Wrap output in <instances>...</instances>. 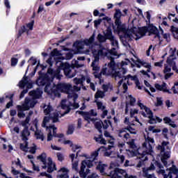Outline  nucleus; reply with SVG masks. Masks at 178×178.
<instances>
[{"instance_id": "1", "label": "nucleus", "mask_w": 178, "mask_h": 178, "mask_svg": "<svg viewBox=\"0 0 178 178\" xmlns=\"http://www.w3.org/2000/svg\"><path fill=\"white\" fill-rule=\"evenodd\" d=\"M37 159L42 163V169H47V173L51 174L57 170L56 163L53 162L51 157H48L47 159V154L45 152H42L39 155Z\"/></svg>"}, {"instance_id": "2", "label": "nucleus", "mask_w": 178, "mask_h": 178, "mask_svg": "<svg viewBox=\"0 0 178 178\" xmlns=\"http://www.w3.org/2000/svg\"><path fill=\"white\" fill-rule=\"evenodd\" d=\"M38 76L36 80V84L38 86H44V92L49 93L51 90V85L53 80L50 79V76L47 75V74L42 72V71L38 72Z\"/></svg>"}, {"instance_id": "3", "label": "nucleus", "mask_w": 178, "mask_h": 178, "mask_svg": "<svg viewBox=\"0 0 178 178\" xmlns=\"http://www.w3.org/2000/svg\"><path fill=\"white\" fill-rule=\"evenodd\" d=\"M122 16V13L120 9H116L115 13L113 15L114 24L112 23V29L114 33H121L124 31L125 29L123 26L121 21V17Z\"/></svg>"}, {"instance_id": "4", "label": "nucleus", "mask_w": 178, "mask_h": 178, "mask_svg": "<svg viewBox=\"0 0 178 178\" xmlns=\"http://www.w3.org/2000/svg\"><path fill=\"white\" fill-rule=\"evenodd\" d=\"M72 86L70 84L67 83H58L57 86H55V88H51L50 90H51V93L54 94L55 96L60 97L61 92H66L67 93L70 90H71Z\"/></svg>"}, {"instance_id": "5", "label": "nucleus", "mask_w": 178, "mask_h": 178, "mask_svg": "<svg viewBox=\"0 0 178 178\" xmlns=\"http://www.w3.org/2000/svg\"><path fill=\"white\" fill-rule=\"evenodd\" d=\"M76 113H79L82 117H83L85 121H86L88 123H90V122H95V118H91V116L96 117L98 114L96 113V111L93 109L90 110L89 112L88 111H76Z\"/></svg>"}, {"instance_id": "6", "label": "nucleus", "mask_w": 178, "mask_h": 178, "mask_svg": "<svg viewBox=\"0 0 178 178\" xmlns=\"http://www.w3.org/2000/svg\"><path fill=\"white\" fill-rule=\"evenodd\" d=\"M114 38V35H113L111 26H108L106 29V33L104 35L99 33L97 35V39L99 42H106V40H113Z\"/></svg>"}, {"instance_id": "7", "label": "nucleus", "mask_w": 178, "mask_h": 178, "mask_svg": "<svg viewBox=\"0 0 178 178\" xmlns=\"http://www.w3.org/2000/svg\"><path fill=\"white\" fill-rule=\"evenodd\" d=\"M91 168L93 167V165L88 160H84L81 161V170L79 171V175L81 178H86L88 173L85 172V168Z\"/></svg>"}, {"instance_id": "8", "label": "nucleus", "mask_w": 178, "mask_h": 178, "mask_svg": "<svg viewBox=\"0 0 178 178\" xmlns=\"http://www.w3.org/2000/svg\"><path fill=\"white\" fill-rule=\"evenodd\" d=\"M49 76V79L54 81V79L60 80L62 78V75L59 71V69H56V70L49 67L47 69V72L44 73Z\"/></svg>"}, {"instance_id": "9", "label": "nucleus", "mask_w": 178, "mask_h": 178, "mask_svg": "<svg viewBox=\"0 0 178 178\" xmlns=\"http://www.w3.org/2000/svg\"><path fill=\"white\" fill-rule=\"evenodd\" d=\"M100 151L105 152L106 151V147L104 146H102L101 147H99L95 152H92L90 159H92V161L88 160V161L91 162V164L92 165V166H94V165H96L98 163V161H96L98 160L97 159V157H98L99 152H100Z\"/></svg>"}, {"instance_id": "10", "label": "nucleus", "mask_w": 178, "mask_h": 178, "mask_svg": "<svg viewBox=\"0 0 178 178\" xmlns=\"http://www.w3.org/2000/svg\"><path fill=\"white\" fill-rule=\"evenodd\" d=\"M29 100L26 99V103L23 104L22 106H17V117L21 118H25L26 115L24 113V111H26L29 110Z\"/></svg>"}, {"instance_id": "11", "label": "nucleus", "mask_w": 178, "mask_h": 178, "mask_svg": "<svg viewBox=\"0 0 178 178\" xmlns=\"http://www.w3.org/2000/svg\"><path fill=\"white\" fill-rule=\"evenodd\" d=\"M22 126L24 127V129L22 130L21 136H22V141L29 140V138L30 136V131L29 130L28 124L29 122L25 121H22Z\"/></svg>"}, {"instance_id": "12", "label": "nucleus", "mask_w": 178, "mask_h": 178, "mask_svg": "<svg viewBox=\"0 0 178 178\" xmlns=\"http://www.w3.org/2000/svg\"><path fill=\"white\" fill-rule=\"evenodd\" d=\"M132 60L136 67L141 68V66H143L144 67L147 68V72L151 71V64L149 63H146L144 60L141 61V60L139 58H138L136 60L132 59Z\"/></svg>"}, {"instance_id": "13", "label": "nucleus", "mask_w": 178, "mask_h": 178, "mask_svg": "<svg viewBox=\"0 0 178 178\" xmlns=\"http://www.w3.org/2000/svg\"><path fill=\"white\" fill-rule=\"evenodd\" d=\"M84 42L82 40H76L73 44V47L76 48V50L74 51V54H83L82 49L84 48Z\"/></svg>"}, {"instance_id": "14", "label": "nucleus", "mask_w": 178, "mask_h": 178, "mask_svg": "<svg viewBox=\"0 0 178 178\" xmlns=\"http://www.w3.org/2000/svg\"><path fill=\"white\" fill-rule=\"evenodd\" d=\"M147 33H149V35H151L152 34H154L155 35L154 38H159L160 40L161 35L157 27H156L153 24H149V26H147Z\"/></svg>"}, {"instance_id": "15", "label": "nucleus", "mask_w": 178, "mask_h": 178, "mask_svg": "<svg viewBox=\"0 0 178 178\" xmlns=\"http://www.w3.org/2000/svg\"><path fill=\"white\" fill-rule=\"evenodd\" d=\"M107 167L108 165L106 164H104L102 163V161H99L97 162V165L96 167V169L99 170V172H100V173L103 174L104 176L111 177V175H109L110 172L108 173L105 172V168H107Z\"/></svg>"}, {"instance_id": "16", "label": "nucleus", "mask_w": 178, "mask_h": 178, "mask_svg": "<svg viewBox=\"0 0 178 178\" xmlns=\"http://www.w3.org/2000/svg\"><path fill=\"white\" fill-rule=\"evenodd\" d=\"M136 28L133 29L132 33L137 36L139 34L141 37L145 36L147 33H148V28L147 26L140 27L138 31H135Z\"/></svg>"}, {"instance_id": "17", "label": "nucleus", "mask_w": 178, "mask_h": 178, "mask_svg": "<svg viewBox=\"0 0 178 178\" xmlns=\"http://www.w3.org/2000/svg\"><path fill=\"white\" fill-rule=\"evenodd\" d=\"M71 69L72 67L69 63H60V66L57 68V70H59L60 73L61 70H63V72L67 73Z\"/></svg>"}, {"instance_id": "18", "label": "nucleus", "mask_w": 178, "mask_h": 178, "mask_svg": "<svg viewBox=\"0 0 178 178\" xmlns=\"http://www.w3.org/2000/svg\"><path fill=\"white\" fill-rule=\"evenodd\" d=\"M155 88L157 90L163 91L164 92H167L168 94H171V92L166 87L165 82H163L162 85H160L159 83H156L155 84Z\"/></svg>"}, {"instance_id": "19", "label": "nucleus", "mask_w": 178, "mask_h": 178, "mask_svg": "<svg viewBox=\"0 0 178 178\" xmlns=\"http://www.w3.org/2000/svg\"><path fill=\"white\" fill-rule=\"evenodd\" d=\"M58 172H63V174L58 175L57 178H69V170L67 168L63 167L58 171Z\"/></svg>"}, {"instance_id": "20", "label": "nucleus", "mask_w": 178, "mask_h": 178, "mask_svg": "<svg viewBox=\"0 0 178 178\" xmlns=\"http://www.w3.org/2000/svg\"><path fill=\"white\" fill-rule=\"evenodd\" d=\"M42 92L39 89L30 92V95L32 96L33 99H40L42 97Z\"/></svg>"}, {"instance_id": "21", "label": "nucleus", "mask_w": 178, "mask_h": 178, "mask_svg": "<svg viewBox=\"0 0 178 178\" xmlns=\"http://www.w3.org/2000/svg\"><path fill=\"white\" fill-rule=\"evenodd\" d=\"M127 78L128 79H130L131 80L134 81L135 84H136V87H138V90H142V86H140V82H139L138 78L136 75L131 76V74H128Z\"/></svg>"}, {"instance_id": "22", "label": "nucleus", "mask_w": 178, "mask_h": 178, "mask_svg": "<svg viewBox=\"0 0 178 178\" xmlns=\"http://www.w3.org/2000/svg\"><path fill=\"white\" fill-rule=\"evenodd\" d=\"M170 31L171 32L173 38L178 41V28L174 25H171Z\"/></svg>"}, {"instance_id": "23", "label": "nucleus", "mask_w": 178, "mask_h": 178, "mask_svg": "<svg viewBox=\"0 0 178 178\" xmlns=\"http://www.w3.org/2000/svg\"><path fill=\"white\" fill-rule=\"evenodd\" d=\"M76 74L77 72L76 70H74V68H71L67 72H64L65 76L69 79L74 77L75 76H76Z\"/></svg>"}, {"instance_id": "24", "label": "nucleus", "mask_w": 178, "mask_h": 178, "mask_svg": "<svg viewBox=\"0 0 178 178\" xmlns=\"http://www.w3.org/2000/svg\"><path fill=\"white\" fill-rule=\"evenodd\" d=\"M175 51H176V49L172 51V54L170 56V58H167V63L170 66H174L175 63H176V62L174 61L175 58H172L175 56Z\"/></svg>"}, {"instance_id": "25", "label": "nucleus", "mask_w": 178, "mask_h": 178, "mask_svg": "<svg viewBox=\"0 0 178 178\" xmlns=\"http://www.w3.org/2000/svg\"><path fill=\"white\" fill-rule=\"evenodd\" d=\"M82 42L86 46L91 45L95 42V35H92L89 39H84V40H82Z\"/></svg>"}, {"instance_id": "26", "label": "nucleus", "mask_w": 178, "mask_h": 178, "mask_svg": "<svg viewBox=\"0 0 178 178\" xmlns=\"http://www.w3.org/2000/svg\"><path fill=\"white\" fill-rule=\"evenodd\" d=\"M29 83L28 76H23L22 80H21L19 83V86L20 88H24L26 84Z\"/></svg>"}, {"instance_id": "27", "label": "nucleus", "mask_w": 178, "mask_h": 178, "mask_svg": "<svg viewBox=\"0 0 178 178\" xmlns=\"http://www.w3.org/2000/svg\"><path fill=\"white\" fill-rule=\"evenodd\" d=\"M47 131H51L53 130V136L56 137L58 136V134L56 133L57 128L55 127V124L49 125V127L46 128Z\"/></svg>"}, {"instance_id": "28", "label": "nucleus", "mask_w": 178, "mask_h": 178, "mask_svg": "<svg viewBox=\"0 0 178 178\" xmlns=\"http://www.w3.org/2000/svg\"><path fill=\"white\" fill-rule=\"evenodd\" d=\"M103 129L106 130L109 126L112 127V122L109 120H104V122H102Z\"/></svg>"}, {"instance_id": "29", "label": "nucleus", "mask_w": 178, "mask_h": 178, "mask_svg": "<svg viewBox=\"0 0 178 178\" xmlns=\"http://www.w3.org/2000/svg\"><path fill=\"white\" fill-rule=\"evenodd\" d=\"M85 80H86L85 76H82L81 78L75 77L74 79V82L76 85H80V84H83Z\"/></svg>"}, {"instance_id": "30", "label": "nucleus", "mask_w": 178, "mask_h": 178, "mask_svg": "<svg viewBox=\"0 0 178 178\" xmlns=\"http://www.w3.org/2000/svg\"><path fill=\"white\" fill-rule=\"evenodd\" d=\"M26 99L29 101L28 102V106H29V109L30 108H34L35 104H37V102L35 100H31L30 98L29 97H26L25 100H24V104H26Z\"/></svg>"}, {"instance_id": "31", "label": "nucleus", "mask_w": 178, "mask_h": 178, "mask_svg": "<svg viewBox=\"0 0 178 178\" xmlns=\"http://www.w3.org/2000/svg\"><path fill=\"white\" fill-rule=\"evenodd\" d=\"M50 120H51V116H44L42 121V127L46 128V129H47V127H49L47 126V123L49 122Z\"/></svg>"}, {"instance_id": "32", "label": "nucleus", "mask_w": 178, "mask_h": 178, "mask_svg": "<svg viewBox=\"0 0 178 178\" xmlns=\"http://www.w3.org/2000/svg\"><path fill=\"white\" fill-rule=\"evenodd\" d=\"M25 145L24 143H20V149L23 152H27L29 149V143L28 140H24Z\"/></svg>"}, {"instance_id": "33", "label": "nucleus", "mask_w": 178, "mask_h": 178, "mask_svg": "<svg viewBox=\"0 0 178 178\" xmlns=\"http://www.w3.org/2000/svg\"><path fill=\"white\" fill-rule=\"evenodd\" d=\"M102 88L104 92H107L108 90H113V86L111 85L110 83H108V84H103Z\"/></svg>"}, {"instance_id": "34", "label": "nucleus", "mask_w": 178, "mask_h": 178, "mask_svg": "<svg viewBox=\"0 0 178 178\" xmlns=\"http://www.w3.org/2000/svg\"><path fill=\"white\" fill-rule=\"evenodd\" d=\"M61 108L66 109L65 113L62 114V116H64L65 115L69 113L72 111V108L70 107V106H67L66 104H61Z\"/></svg>"}, {"instance_id": "35", "label": "nucleus", "mask_w": 178, "mask_h": 178, "mask_svg": "<svg viewBox=\"0 0 178 178\" xmlns=\"http://www.w3.org/2000/svg\"><path fill=\"white\" fill-rule=\"evenodd\" d=\"M105 92H102V91H97L96 93H95V99H99L100 98H104V96H105Z\"/></svg>"}, {"instance_id": "36", "label": "nucleus", "mask_w": 178, "mask_h": 178, "mask_svg": "<svg viewBox=\"0 0 178 178\" xmlns=\"http://www.w3.org/2000/svg\"><path fill=\"white\" fill-rule=\"evenodd\" d=\"M37 140H41L42 141L44 140V136L43 134H41L39 131H36L35 133Z\"/></svg>"}, {"instance_id": "37", "label": "nucleus", "mask_w": 178, "mask_h": 178, "mask_svg": "<svg viewBox=\"0 0 178 178\" xmlns=\"http://www.w3.org/2000/svg\"><path fill=\"white\" fill-rule=\"evenodd\" d=\"M74 131V127L73 124H70L68 126V130L66 131V135H72Z\"/></svg>"}, {"instance_id": "38", "label": "nucleus", "mask_w": 178, "mask_h": 178, "mask_svg": "<svg viewBox=\"0 0 178 178\" xmlns=\"http://www.w3.org/2000/svg\"><path fill=\"white\" fill-rule=\"evenodd\" d=\"M95 103L97 104V109L98 110H102V111H104L105 110L106 106L102 105V102H98L97 100H95Z\"/></svg>"}, {"instance_id": "39", "label": "nucleus", "mask_w": 178, "mask_h": 178, "mask_svg": "<svg viewBox=\"0 0 178 178\" xmlns=\"http://www.w3.org/2000/svg\"><path fill=\"white\" fill-rule=\"evenodd\" d=\"M163 105V101L162 100V97H156V103L155 106L156 107L162 106Z\"/></svg>"}, {"instance_id": "40", "label": "nucleus", "mask_w": 178, "mask_h": 178, "mask_svg": "<svg viewBox=\"0 0 178 178\" xmlns=\"http://www.w3.org/2000/svg\"><path fill=\"white\" fill-rule=\"evenodd\" d=\"M40 66L42 67V70H44V69L46 68V67H44L42 65H40V63H38L36 67L33 70V72H31L32 76H35V74L36 73V71L37 70H38Z\"/></svg>"}, {"instance_id": "41", "label": "nucleus", "mask_w": 178, "mask_h": 178, "mask_svg": "<svg viewBox=\"0 0 178 178\" xmlns=\"http://www.w3.org/2000/svg\"><path fill=\"white\" fill-rule=\"evenodd\" d=\"M170 173H172L174 175H178V169L176 168V165H172V167H171L170 169Z\"/></svg>"}, {"instance_id": "42", "label": "nucleus", "mask_w": 178, "mask_h": 178, "mask_svg": "<svg viewBox=\"0 0 178 178\" xmlns=\"http://www.w3.org/2000/svg\"><path fill=\"white\" fill-rule=\"evenodd\" d=\"M124 129V131L127 130V131H129V133L131 134H133V135H136L137 134L136 131H131V130H134V128H132L131 125H129V126H127V127H125L124 129Z\"/></svg>"}, {"instance_id": "43", "label": "nucleus", "mask_w": 178, "mask_h": 178, "mask_svg": "<svg viewBox=\"0 0 178 178\" xmlns=\"http://www.w3.org/2000/svg\"><path fill=\"white\" fill-rule=\"evenodd\" d=\"M100 56H101L100 55H99L96 53L93 54V57L95 58V60H93V62L92 63V67H93L95 65V63L99 61Z\"/></svg>"}, {"instance_id": "44", "label": "nucleus", "mask_w": 178, "mask_h": 178, "mask_svg": "<svg viewBox=\"0 0 178 178\" xmlns=\"http://www.w3.org/2000/svg\"><path fill=\"white\" fill-rule=\"evenodd\" d=\"M109 41L111 42V45L113 47H117L118 45H119V42L115 39V35H113V39H108Z\"/></svg>"}, {"instance_id": "45", "label": "nucleus", "mask_w": 178, "mask_h": 178, "mask_svg": "<svg viewBox=\"0 0 178 178\" xmlns=\"http://www.w3.org/2000/svg\"><path fill=\"white\" fill-rule=\"evenodd\" d=\"M108 67L111 70H115V60H112L108 63Z\"/></svg>"}, {"instance_id": "46", "label": "nucleus", "mask_w": 178, "mask_h": 178, "mask_svg": "<svg viewBox=\"0 0 178 178\" xmlns=\"http://www.w3.org/2000/svg\"><path fill=\"white\" fill-rule=\"evenodd\" d=\"M135 140L132 139L131 141L128 142L127 144L129 145V147L131 149H136V145L134 143Z\"/></svg>"}, {"instance_id": "47", "label": "nucleus", "mask_w": 178, "mask_h": 178, "mask_svg": "<svg viewBox=\"0 0 178 178\" xmlns=\"http://www.w3.org/2000/svg\"><path fill=\"white\" fill-rule=\"evenodd\" d=\"M53 108L52 106L49 105L47 106V108L44 110V115H49L52 111Z\"/></svg>"}, {"instance_id": "48", "label": "nucleus", "mask_w": 178, "mask_h": 178, "mask_svg": "<svg viewBox=\"0 0 178 178\" xmlns=\"http://www.w3.org/2000/svg\"><path fill=\"white\" fill-rule=\"evenodd\" d=\"M129 97L130 98L129 104L131 106H134V104L136 102V99L133 97L132 95H129Z\"/></svg>"}, {"instance_id": "49", "label": "nucleus", "mask_w": 178, "mask_h": 178, "mask_svg": "<svg viewBox=\"0 0 178 178\" xmlns=\"http://www.w3.org/2000/svg\"><path fill=\"white\" fill-rule=\"evenodd\" d=\"M104 49H105V48H102V49H99L97 54H99L100 56H106L107 53L104 52Z\"/></svg>"}, {"instance_id": "50", "label": "nucleus", "mask_w": 178, "mask_h": 178, "mask_svg": "<svg viewBox=\"0 0 178 178\" xmlns=\"http://www.w3.org/2000/svg\"><path fill=\"white\" fill-rule=\"evenodd\" d=\"M131 41V40L129 39H122V42L124 47H131L130 44H129V42Z\"/></svg>"}, {"instance_id": "51", "label": "nucleus", "mask_w": 178, "mask_h": 178, "mask_svg": "<svg viewBox=\"0 0 178 178\" xmlns=\"http://www.w3.org/2000/svg\"><path fill=\"white\" fill-rule=\"evenodd\" d=\"M140 74L143 76H146L147 77V79H150V75L148 73H150V72H147V70L146 71H145L144 70H140Z\"/></svg>"}, {"instance_id": "52", "label": "nucleus", "mask_w": 178, "mask_h": 178, "mask_svg": "<svg viewBox=\"0 0 178 178\" xmlns=\"http://www.w3.org/2000/svg\"><path fill=\"white\" fill-rule=\"evenodd\" d=\"M171 72V66L170 67L169 65H165L164 70H163V73L166 74V73H170Z\"/></svg>"}, {"instance_id": "53", "label": "nucleus", "mask_w": 178, "mask_h": 178, "mask_svg": "<svg viewBox=\"0 0 178 178\" xmlns=\"http://www.w3.org/2000/svg\"><path fill=\"white\" fill-rule=\"evenodd\" d=\"M57 158L60 162H63V161L64 160V156L60 152H57Z\"/></svg>"}, {"instance_id": "54", "label": "nucleus", "mask_w": 178, "mask_h": 178, "mask_svg": "<svg viewBox=\"0 0 178 178\" xmlns=\"http://www.w3.org/2000/svg\"><path fill=\"white\" fill-rule=\"evenodd\" d=\"M145 141L149 143V145H151L150 144H154V139L153 138H150L149 136L147 137L145 139Z\"/></svg>"}, {"instance_id": "55", "label": "nucleus", "mask_w": 178, "mask_h": 178, "mask_svg": "<svg viewBox=\"0 0 178 178\" xmlns=\"http://www.w3.org/2000/svg\"><path fill=\"white\" fill-rule=\"evenodd\" d=\"M11 62V66H16L17 65L18 63V59L15 58H12L10 60Z\"/></svg>"}, {"instance_id": "56", "label": "nucleus", "mask_w": 178, "mask_h": 178, "mask_svg": "<svg viewBox=\"0 0 178 178\" xmlns=\"http://www.w3.org/2000/svg\"><path fill=\"white\" fill-rule=\"evenodd\" d=\"M147 118H149V123L150 124H153L156 123V120L154 118V115H149Z\"/></svg>"}, {"instance_id": "57", "label": "nucleus", "mask_w": 178, "mask_h": 178, "mask_svg": "<svg viewBox=\"0 0 178 178\" xmlns=\"http://www.w3.org/2000/svg\"><path fill=\"white\" fill-rule=\"evenodd\" d=\"M163 120H164L165 124H169L170 123H175V122L172 121V120L168 117H165Z\"/></svg>"}, {"instance_id": "58", "label": "nucleus", "mask_w": 178, "mask_h": 178, "mask_svg": "<svg viewBox=\"0 0 178 178\" xmlns=\"http://www.w3.org/2000/svg\"><path fill=\"white\" fill-rule=\"evenodd\" d=\"M144 110H145V113H147V115H149V116L153 115V112L152 110H150L149 108L145 107V108Z\"/></svg>"}, {"instance_id": "59", "label": "nucleus", "mask_w": 178, "mask_h": 178, "mask_svg": "<svg viewBox=\"0 0 178 178\" xmlns=\"http://www.w3.org/2000/svg\"><path fill=\"white\" fill-rule=\"evenodd\" d=\"M165 74V80H168L172 76L174 75L173 72H168Z\"/></svg>"}, {"instance_id": "60", "label": "nucleus", "mask_w": 178, "mask_h": 178, "mask_svg": "<svg viewBox=\"0 0 178 178\" xmlns=\"http://www.w3.org/2000/svg\"><path fill=\"white\" fill-rule=\"evenodd\" d=\"M161 158L168 159L170 158V153L169 152H165L164 154L161 156Z\"/></svg>"}, {"instance_id": "61", "label": "nucleus", "mask_w": 178, "mask_h": 178, "mask_svg": "<svg viewBox=\"0 0 178 178\" xmlns=\"http://www.w3.org/2000/svg\"><path fill=\"white\" fill-rule=\"evenodd\" d=\"M138 113V111L136 109L130 111V118H134V115Z\"/></svg>"}, {"instance_id": "62", "label": "nucleus", "mask_w": 178, "mask_h": 178, "mask_svg": "<svg viewBox=\"0 0 178 178\" xmlns=\"http://www.w3.org/2000/svg\"><path fill=\"white\" fill-rule=\"evenodd\" d=\"M11 173L14 175H20V172L18 170H16L14 167H11Z\"/></svg>"}, {"instance_id": "63", "label": "nucleus", "mask_w": 178, "mask_h": 178, "mask_svg": "<svg viewBox=\"0 0 178 178\" xmlns=\"http://www.w3.org/2000/svg\"><path fill=\"white\" fill-rule=\"evenodd\" d=\"M74 54L72 52H69L67 54H65V58L67 60H70L73 58Z\"/></svg>"}, {"instance_id": "64", "label": "nucleus", "mask_w": 178, "mask_h": 178, "mask_svg": "<svg viewBox=\"0 0 178 178\" xmlns=\"http://www.w3.org/2000/svg\"><path fill=\"white\" fill-rule=\"evenodd\" d=\"M53 137L54 136H53L52 133L51 132V131H49V132L47 134V141L48 142L51 141L53 139Z\"/></svg>"}]
</instances>
